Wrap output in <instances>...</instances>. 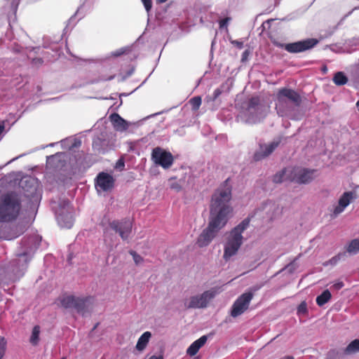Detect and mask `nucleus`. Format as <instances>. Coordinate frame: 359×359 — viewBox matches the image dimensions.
I'll return each mask as SVG.
<instances>
[{"instance_id":"nucleus-46","label":"nucleus","mask_w":359,"mask_h":359,"mask_svg":"<svg viewBox=\"0 0 359 359\" xmlns=\"http://www.w3.org/2000/svg\"><path fill=\"white\" fill-rule=\"evenodd\" d=\"M356 106H357L358 109L359 111V100L356 102Z\"/></svg>"},{"instance_id":"nucleus-17","label":"nucleus","mask_w":359,"mask_h":359,"mask_svg":"<svg viewBox=\"0 0 359 359\" xmlns=\"http://www.w3.org/2000/svg\"><path fill=\"white\" fill-rule=\"evenodd\" d=\"M90 298H80L77 297L75 302L74 309L79 313L84 314L87 311V302Z\"/></svg>"},{"instance_id":"nucleus-31","label":"nucleus","mask_w":359,"mask_h":359,"mask_svg":"<svg viewBox=\"0 0 359 359\" xmlns=\"http://www.w3.org/2000/svg\"><path fill=\"white\" fill-rule=\"evenodd\" d=\"M307 313V305L305 302H302L297 307L298 314H306Z\"/></svg>"},{"instance_id":"nucleus-5","label":"nucleus","mask_w":359,"mask_h":359,"mask_svg":"<svg viewBox=\"0 0 359 359\" xmlns=\"http://www.w3.org/2000/svg\"><path fill=\"white\" fill-rule=\"evenodd\" d=\"M271 41L276 47L284 48L290 53H298L310 50L316 46L319 42L316 39H307L306 40L290 43H282L276 39H273Z\"/></svg>"},{"instance_id":"nucleus-28","label":"nucleus","mask_w":359,"mask_h":359,"mask_svg":"<svg viewBox=\"0 0 359 359\" xmlns=\"http://www.w3.org/2000/svg\"><path fill=\"white\" fill-rule=\"evenodd\" d=\"M128 51H129L128 48L123 47V48H121L119 49H117V50L113 51L111 53V55L114 56V57H117L121 56L123 54H126Z\"/></svg>"},{"instance_id":"nucleus-14","label":"nucleus","mask_w":359,"mask_h":359,"mask_svg":"<svg viewBox=\"0 0 359 359\" xmlns=\"http://www.w3.org/2000/svg\"><path fill=\"white\" fill-rule=\"evenodd\" d=\"M110 121L111 122L114 129L117 131H125L128 128V124L118 114L114 113L109 116Z\"/></svg>"},{"instance_id":"nucleus-23","label":"nucleus","mask_w":359,"mask_h":359,"mask_svg":"<svg viewBox=\"0 0 359 359\" xmlns=\"http://www.w3.org/2000/svg\"><path fill=\"white\" fill-rule=\"evenodd\" d=\"M39 334H40V327L39 325H35L33 327L32 336L30 337V342L33 345H36L39 340Z\"/></svg>"},{"instance_id":"nucleus-3","label":"nucleus","mask_w":359,"mask_h":359,"mask_svg":"<svg viewBox=\"0 0 359 359\" xmlns=\"http://www.w3.org/2000/svg\"><path fill=\"white\" fill-rule=\"evenodd\" d=\"M302 103L300 95L295 90L283 88L278 90L276 95V109L278 114L283 116L292 110V106L299 107Z\"/></svg>"},{"instance_id":"nucleus-38","label":"nucleus","mask_w":359,"mask_h":359,"mask_svg":"<svg viewBox=\"0 0 359 359\" xmlns=\"http://www.w3.org/2000/svg\"><path fill=\"white\" fill-rule=\"evenodd\" d=\"M232 43L236 45L239 48H242L243 46V43L238 41H232Z\"/></svg>"},{"instance_id":"nucleus-48","label":"nucleus","mask_w":359,"mask_h":359,"mask_svg":"<svg viewBox=\"0 0 359 359\" xmlns=\"http://www.w3.org/2000/svg\"><path fill=\"white\" fill-rule=\"evenodd\" d=\"M62 359H65V358H62Z\"/></svg>"},{"instance_id":"nucleus-15","label":"nucleus","mask_w":359,"mask_h":359,"mask_svg":"<svg viewBox=\"0 0 359 359\" xmlns=\"http://www.w3.org/2000/svg\"><path fill=\"white\" fill-rule=\"evenodd\" d=\"M207 340V336L203 335L201 337L189 346L187 350V353L190 356L195 355L198 352L199 349L205 345Z\"/></svg>"},{"instance_id":"nucleus-18","label":"nucleus","mask_w":359,"mask_h":359,"mask_svg":"<svg viewBox=\"0 0 359 359\" xmlns=\"http://www.w3.org/2000/svg\"><path fill=\"white\" fill-rule=\"evenodd\" d=\"M359 352V339L353 340L343 351V354L350 355Z\"/></svg>"},{"instance_id":"nucleus-19","label":"nucleus","mask_w":359,"mask_h":359,"mask_svg":"<svg viewBox=\"0 0 359 359\" xmlns=\"http://www.w3.org/2000/svg\"><path fill=\"white\" fill-rule=\"evenodd\" d=\"M76 298L73 295L63 296L60 299L61 306L65 309H74Z\"/></svg>"},{"instance_id":"nucleus-24","label":"nucleus","mask_w":359,"mask_h":359,"mask_svg":"<svg viewBox=\"0 0 359 359\" xmlns=\"http://www.w3.org/2000/svg\"><path fill=\"white\" fill-rule=\"evenodd\" d=\"M260 103L259 97H252L249 100L248 104V110L255 109Z\"/></svg>"},{"instance_id":"nucleus-39","label":"nucleus","mask_w":359,"mask_h":359,"mask_svg":"<svg viewBox=\"0 0 359 359\" xmlns=\"http://www.w3.org/2000/svg\"><path fill=\"white\" fill-rule=\"evenodd\" d=\"M43 62V61L41 58H34L32 60V62L35 65H41Z\"/></svg>"},{"instance_id":"nucleus-37","label":"nucleus","mask_w":359,"mask_h":359,"mask_svg":"<svg viewBox=\"0 0 359 359\" xmlns=\"http://www.w3.org/2000/svg\"><path fill=\"white\" fill-rule=\"evenodd\" d=\"M344 283L343 282H338L333 285V287H334L336 290H340L344 287Z\"/></svg>"},{"instance_id":"nucleus-4","label":"nucleus","mask_w":359,"mask_h":359,"mask_svg":"<svg viewBox=\"0 0 359 359\" xmlns=\"http://www.w3.org/2000/svg\"><path fill=\"white\" fill-rule=\"evenodd\" d=\"M249 224L250 219L246 218L231 231L230 235L224 245L223 257L225 260L229 259L237 253L243 243L242 233L248 228Z\"/></svg>"},{"instance_id":"nucleus-12","label":"nucleus","mask_w":359,"mask_h":359,"mask_svg":"<svg viewBox=\"0 0 359 359\" xmlns=\"http://www.w3.org/2000/svg\"><path fill=\"white\" fill-rule=\"evenodd\" d=\"M280 142V141H277L273 142L269 144L260 145V150L256 151L254 154V160L259 161L269 156L278 147Z\"/></svg>"},{"instance_id":"nucleus-26","label":"nucleus","mask_w":359,"mask_h":359,"mask_svg":"<svg viewBox=\"0 0 359 359\" xmlns=\"http://www.w3.org/2000/svg\"><path fill=\"white\" fill-rule=\"evenodd\" d=\"M285 172L286 170L284 169L282 171L274 175L273 177V182L276 184L283 182L284 180V175Z\"/></svg>"},{"instance_id":"nucleus-9","label":"nucleus","mask_w":359,"mask_h":359,"mask_svg":"<svg viewBox=\"0 0 359 359\" xmlns=\"http://www.w3.org/2000/svg\"><path fill=\"white\" fill-rule=\"evenodd\" d=\"M215 292L210 290L204 292L201 295L193 296L190 298L188 305L185 304L187 309L205 308L208 302L214 298Z\"/></svg>"},{"instance_id":"nucleus-45","label":"nucleus","mask_w":359,"mask_h":359,"mask_svg":"<svg viewBox=\"0 0 359 359\" xmlns=\"http://www.w3.org/2000/svg\"><path fill=\"white\" fill-rule=\"evenodd\" d=\"M248 54V52L247 51H245L243 54V60L245 59V57H246V55Z\"/></svg>"},{"instance_id":"nucleus-32","label":"nucleus","mask_w":359,"mask_h":359,"mask_svg":"<svg viewBox=\"0 0 359 359\" xmlns=\"http://www.w3.org/2000/svg\"><path fill=\"white\" fill-rule=\"evenodd\" d=\"M116 76V74H110L109 76H107L105 74H102L101 76H100L99 77V81H110V80H112L115 78Z\"/></svg>"},{"instance_id":"nucleus-42","label":"nucleus","mask_w":359,"mask_h":359,"mask_svg":"<svg viewBox=\"0 0 359 359\" xmlns=\"http://www.w3.org/2000/svg\"><path fill=\"white\" fill-rule=\"evenodd\" d=\"M280 359H294L293 356H291V355H287V356H285L284 358H282Z\"/></svg>"},{"instance_id":"nucleus-47","label":"nucleus","mask_w":359,"mask_h":359,"mask_svg":"<svg viewBox=\"0 0 359 359\" xmlns=\"http://www.w3.org/2000/svg\"><path fill=\"white\" fill-rule=\"evenodd\" d=\"M72 226V222H69V225H66L65 226L68 227V228H70Z\"/></svg>"},{"instance_id":"nucleus-13","label":"nucleus","mask_w":359,"mask_h":359,"mask_svg":"<svg viewBox=\"0 0 359 359\" xmlns=\"http://www.w3.org/2000/svg\"><path fill=\"white\" fill-rule=\"evenodd\" d=\"M355 194L352 191L344 192L339 200L338 205L334 209V215H337L341 213L355 198Z\"/></svg>"},{"instance_id":"nucleus-16","label":"nucleus","mask_w":359,"mask_h":359,"mask_svg":"<svg viewBox=\"0 0 359 359\" xmlns=\"http://www.w3.org/2000/svg\"><path fill=\"white\" fill-rule=\"evenodd\" d=\"M151 337V334L150 332H144L140 337L139 338L137 343L136 344V348L139 351H142L147 346L149 339Z\"/></svg>"},{"instance_id":"nucleus-41","label":"nucleus","mask_w":359,"mask_h":359,"mask_svg":"<svg viewBox=\"0 0 359 359\" xmlns=\"http://www.w3.org/2000/svg\"><path fill=\"white\" fill-rule=\"evenodd\" d=\"M168 0H156V3L159 4H163V3L166 2Z\"/></svg>"},{"instance_id":"nucleus-25","label":"nucleus","mask_w":359,"mask_h":359,"mask_svg":"<svg viewBox=\"0 0 359 359\" xmlns=\"http://www.w3.org/2000/svg\"><path fill=\"white\" fill-rule=\"evenodd\" d=\"M189 102L193 110H198L201 104V98L198 96L194 97L190 100Z\"/></svg>"},{"instance_id":"nucleus-33","label":"nucleus","mask_w":359,"mask_h":359,"mask_svg":"<svg viewBox=\"0 0 359 359\" xmlns=\"http://www.w3.org/2000/svg\"><path fill=\"white\" fill-rule=\"evenodd\" d=\"M147 12L150 11L152 7V0H141Z\"/></svg>"},{"instance_id":"nucleus-2","label":"nucleus","mask_w":359,"mask_h":359,"mask_svg":"<svg viewBox=\"0 0 359 359\" xmlns=\"http://www.w3.org/2000/svg\"><path fill=\"white\" fill-rule=\"evenodd\" d=\"M21 207V201L15 192L0 196V222L15 220L20 215Z\"/></svg>"},{"instance_id":"nucleus-20","label":"nucleus","mask_w":359,"mask_h":359,"mask_svg":"<svg viewBox=\"0 0 359 359\" xmlns=\"http://www.w3.org/2000/svg\"><path fill=\"white\" fill-rule=\"evenodd\" d=\"M346 252L350 255H356L359 252V238L351 240L346 247Z\"/></svg>"},{"instance_id":"nucleus-43","label":"nucleus","mask_w":359,"mask_h":359,"mask_svg":"<svg viewBox=\"0 0 359 359\" xmlns=\"http://www.w3.org/2000/svg\"><path fill=\"white\" fill-rule=\"evenodd\" d=\"M215 96L219 95L220 94V91H219V90H218V89H217V90H216L215 91Z\"/></svg>"},{"instance_id":"nucleus-34","label":"nucleus","mask_w":359,"mask_h":359,"mask_svg":"<svg viewBox=\"0 0 359 359\" xmlns=\"http://www.w3.org/2000/svg\"><path fill=\"white\" fill-rule=\"evenodd\" d=\"M125 167V163L123 158H120L118 160L116 164V168L118 169L123 170Z\"/></svg>"},{"instance_id":"nucleus-27","label":"nucleus","mask_w":359,"mask_h":359,"mask_svg":"<svg viewBox=\"0 0 359 359\" xmlns=\"http://www.w3.org/2000/svg\"><path fill=\"white\" fill-rule=\"evenodd\" d=\"M170 189L180 191L182 189L181 184L176 180V178L172 177L169 180Z\"/></svg>"},{"instance_id":"nucleus-22","label":"nucleus","mask_w":359,"mask_h":359,"mask_svg":"<svg viewBox=\"0 0 359 359\" xmlns=\"http://www.w3.org/2000/svg\"><path fill=\"white\" fill-rule=\"evenodd\" d=\"M332 81L337 86H341L347 83L348 78L342 72H338L334 74Z\"/></svg>"},{"instance_id":"nucleus-11","label":"nucleus","mask_w":359,"mask_h":359,"mask_svg":"<svg viewBox=\"0 0 359 359\" xmlns=\"http://www.w3.org/2000/svg\"><path fill=\"white\" fill-rule=\"evenodd\" d=\"M114 185V180L111 175L106 172H100L96 177L95 186L101 190L107 191L111 189Z\"/></svg>"},{"instance_id":"nucleus-35","label":"nucleus","mask_w":359,"mask_h":359,"mask_svg":"<svg viewBox=\"0 0 359 359\" xmlns=\"http://www.w3.org/2000/svg\"><path fill=\"white\" fill-rule=\"evenodd\" d=\"M342 255L341 253H339L337 255L333 257L330 260V262L331 264H336L340 259Z\"/></svg>"},{"instance_id":"nucleus-8","label":"nucleus","mask_w":359,"mask_h":359,"mask_svg":"<svg viewBox=\"0 0 359 359\" xmlns=\"http://www.w3.org/2000/svg\"><path fill=\"white\" fill-rule=\"evenodd\" d=\"M252 298L253 293L251 292L242 294L233 304L230 315L233 318H236L243 314L249 308L250 303Z\"/></svg>"},{"instance_id":"nucleus-30","label":"nucleus","mask_w":359,"mask_h":359,"mask_svg":"<svg viewBox=\"0 0 359 359\" xmlns=\"http://www.w3.org/2000/svg\"><path fill=\"white\" fill-rule=\"evenodd\" d=\"M129 253L133 256V260L136 264H139L143 262L144 259L142 257L138 255L135 251L130 250Z\"/></svg>"},{"instance_id":"nucleus-7","label":"nucleus","mask_w":359,"mask_h":359,"mask_svg":"<svg viewBox=\"0 0 359 359\" xmlns=\"http://www.w3.org/2000/svg\"><path fill=\"white\" fill-rule=\"evenodd\" d=\"M151 158L155 164L164 169L170 168L174 162L172 154L158 147L152 150Z\"/></svg>"},{"instance_id":"nucleus-21","label":"nucleus","mask_w":359,"mask_h":359,"mask_svg":"<svg viewBox=\"0 0 359 359\" xmlns=\"http://www.w3.org/2000/svg\"><path fill=\"white\" fill-rule=\"evenodd\" d=\"M332 297V294L328 290H324L320 295L316 297V304L322 306L327 303Z\"/></svg>"},{"instance_id":"nucleus-44","label":"nucleus","mask_w":359,"mask_h":359,"mask_svg":"<svg viewBox=\"0 0 359 359\" xmlns=\"http://www.w3.org/2000/svg\"><path fill=\"white\" fill-rule=\"evenodd\" d=\"M327 67L326 66H324L323 68H322V71L325 73L327 72Z\"/></svg>"},{"instance_id":"nucleus-1","label":"nucleus","mask_w":359,"mask_h":359,"mask_svg":"<svg viewBox=\"0 0 359 359\" xmlns=\"http://www.w3.org/2000/svg\"><path fill=\"white\" fill-rule=\"evenodd\" d=\"M232 188L229 179L212 194L210 205V216L208 226L203 230L197 239L200 248L208 246L217 233L227 224L233 213L230 204Z\"/></svg>"},{"instance_id":"nucleus-10","label":"nucleus","mask_w":359,"mask_h":359,"mask_svg":"<svg viewBox=\"0 0 359 359\" xmlns=\"http://www.w3.org/2000/svg\"><path fill=\"white\" fill-rule=\"evenodd\" d=\"M314 170L294 168L291 172V180L299 184H306L314 178Z\"/></svg>"},{"instance_id":"nucleus-29","label":"nucleus","mask_w":359,"mask_h":359,"mask_svg":"<svg viewBox=\"0 0 359 359\" xmlns=\"http://www.w3.org/2000/svg\"><path fill=\"white\" fill-rule=\"evenodd\" d=\"M6 348V341L4 337H0V359H2Z\"/></svg>"},{"instance_id":"nucleus-40","label":"nucleus","mask_w":359,"mask_h":359,"mask_svg":"<svg viewBox=\"0 0 359 359\" xmlns=\"http://www.w3.org/2000/svg\"><path fill=\"white\" fill-rule=\"evenodd\" d=\"M149 359H163V358L162 355H158V356L152 355Z\"/></svg>"},{"instance_id":"nucleus-36","label":"nucleus","mask_w":359,"mask_h":359,"mask_svg":"<svg viewBox=\"0 0 359 359\" xmlns=\"http://www.w3.org/2000/svg\"><path fill=\"white\" fill-rule=\"evenodd\" d=\"M230 20L229 18H225L219 21V27L222 28L224 27H226L227 25V23L229 20Z\"/></svg>"},{"instance_id":"nucleus-6","label":"nucleus","mask_w":359,"mask_h":359,"mask_svg":"<svg viewBox=\"0 0 359 359\" xmlns=\"http://www.w3.org/2000/svg\"><path fill=\"white\" fill-rule=\"evenodd\" d=\"M109 226L123 241L129 238L133 230V222L129 219L113 220L109 222Z\"/></svg>"}]
</instances>
